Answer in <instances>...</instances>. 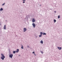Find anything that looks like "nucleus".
Instances as JSON below:
<instances>
[{
    "label": "nucleus",
    "instance_id": "obj_4",
    "mask_svg": "<svg viewBox=\"0 0 62 62\" xmlns=\"http://www.w3.org/2000/svg\"><path fill=\"white\" fill-rule=\"evenodd\" d=\"M26 31V29L25 28H24L23 29V31L24 32H25Z\"/></svg>",
    "mask_w": 62,
    "mask_h": 62
},
{
    "label": "nucleus",
    "instance_id": "obj_20",
    "mask_svg": "<svg viewBox=\"0 0 62 62\" xmlns=\"http://www.w3.org/2000/svg\"><path fill=\"white\" fill-rule=\"evenodd\" d=\"M32 54H35V52H32Z\"/></svg>",
    "mask_w": 62,
    "mask_h": 62
},
{
    "label": "nucleus",
    "instance_id": "obj_9",
    "mask_svg": "<svg viewBox=\"0 0 62 62\" xmlns=\"http://www.w3.org/2000/svg\"><path fill=\"white\" fill-rule=\"evenodd\" d=\"M19 49H17V51H16V53H18V52H19Z\"/></svg>",
    "mask_w": 62,
    "mask_h": 62
},
{
    "label": "nucleus",
    "instance_id": "obj_17",
    "mask_svg": "<svg viewBox=\"0 0 62 62\" xmlns=\"http://www.w3.org/2000/svg\"><path fill=\"white\" fill-rule=\"evenodd\" d=\"M21 48H22V49H23V46H22L21 47Z\"/></svg>",
    "mask_w": 62,
    "mask_h": 62
},
{
    "label": "nucleus",
    "instance_id": "obj_21",
    "mask_svg": "<svg viewBox=\"0 0 62 62\" xmlns=\"http://www.w3.org/2000/svg\"><path fill=\"white\" fill-rule=\"evenodd\" d=\"M54 13H56V11H54Z\"/></svg>",
    "mask_w": 62,
    "mask_h": 62
},
{
    "label": "nucleus",
    "instance_id": "obj_15",
    "mask_svg": "<svg viewBox=\"0 0 62 62\" xmlns=\"http://www.w3.org/2000/svg\"><path fill=\"white\" fill-rule=\"evenodd\" d=\"M41 36H42V35H40L39 36V37H41Z\"/></svg>",
    "mask_w": 62,
    "mask_h": 62
},
{
    "label": "nucleus",
    "instance_id": "obj_13",
    "mask_svg": "<svg viewBox=\"0 0 62 62\" xmlns=\"http://www.w3.org/2000/svg\"><path fill=\"white\" fill-rule=\"evenodd\" d=\"M54 23H55V22H56V20H55V19H54Z\"/></svg>",
    "mask_w": 62,
    "mask_h": 62
},
{
    "label": "nucleus",
    "instance_id": "obj_8",
    "mask_svg": "<svg viewBox=\"0 0 62 62\" xmlns=\"http://www.w3.org/2000/svg\"><path fill=\"white\" fill-rule=\"evenodd\" d=\"M40 43L42 44H43V42L42 40H41L40 41Z\"/></svg>",
    "mask_w": 62,
    "mask_h": 62
},
{
    "label": "nucleus",
    "instance_id": "obj_2",
    "mask_svg": "<svg viewBox=\"0 0 62 62\" xmlns=\"http://www.w3.org/2000/svg\"><path fill=\"white\" fill-rule=\"evenodd\" d=\"M13 55V54H11L9 55V57H10V58H12V57Z\"/></svg>",
    "mask_w": 62,
    "mask_h": 62
},
{
    "label": "nucleus",
    "instance_id": "obj_22",
    "mask_svg": "<svg viewBox=\"0 0 62 62\" xmlns=\"http://www.w3.org/2000/svg\"><path fill=\"white\" fill-rule=\"evenodd\" d=\"M25 3V2L24 1H23V3Z\"/></svg>",
    "mask_w": 62,
    "mask_h": 62
},
{
    "label": "nucleus",
    "instance_id": "obj_5",
    "mask_svg": "<svg viewBox=\"0 0 62 62\" xmlns=\"http://www.w3.org/2000/svg\"><path fill=\"white\" fill-rule=\"evenodd\" d=\"M57 48L59 49V50H61V49H62V48L61 47H59L58 46L57 47Z\"/></svg>",
    "mask_w": 62,
    "mask_h": 62
},
{
    "label": "nucleus",
    "instance_id": "obj_19",
    "mask_svg": "<svg viewBox=\"0 0 62 62\" xmlns=\"http://www.w3.org/2000/svg\"><path fill=\"white\" fill-rule=\"evenodd\" d=\"M5 3H3V4H2V6H4V5H5Z\"/></svg>",
    "mask_w": 62,
    "mask_h": 62
},
{
    "label": "nucleus",
    "instance_id": "obj_24",
    "mask_svg": "<svg viewBox=\"0 0 62 62\" xmlns=\"http://www.w3.org/2000/svg\"><path fill=\"white\" fill-rule=\"evenodd\" d=\"M34 54L35 55H36L34 53Z\"/></svg>",
    "mask_w": 62,
    "mask_h": 62
},
{
    "label": "nucleus",
    "instance_id": "obj_23",
    "mask_svg": "<svg viewBox=\"0 0 62 62\" xmlns=\"http://www.w3.org/2000/svg\"><path fill=\"white\" fill-rule=\"evenodd\" d=\"M23 1H25V0H23Z\"/></svg>",
    "mask_w": 62,
    "mask_h": 62
},
{
    "label": "nucleus",
    "instance_id": "obj_11",
    "mask_svg": "<svg viewBox=\"0 0 62 62\" xmlns=\"http://www.w3.org/2000/svg\"><path fill=\"white\" fill-rule=\"evenodd\" d=\"M13 54H15L16 53V51H13Z\"/></svg>",
    "mask_w": 62,
    "mask_h": 62
},
{
    "label": "nucleus",
    "instance_id": "obj_14",
    "mask_svg": "<svg viewBox=\"0 0 62 62\" xmlns=\"http://www.w3.org/2000/svg\"><path fill=\"white\" fill-rule=\"evenodd\" d=\"M40 34L41 35H42V32H40Z\"/></svg>",
    "mask_w": 62,
    "mask_h": 62
},
{
    "label": "nucleus",
    "instance_id": "obj_7",
    "mask_svg": "<svg viewBox=\"0 0 62 62\" xmlns=\"http://www.w3.org/2000/svg\"><path fill=\"white\" fill-rule=\"evenodd\" d=\"M4 29H6V25H5L4 27Z\"/></svg>",
    "mask_w": 62,
    "mask_h": 62
},
{
    "label": "nucleus",
    "instance_id": "obj_1",
    "mask_svg": "<svg viewBox=\"0 0 62 62\" xmlns=\"http://www.w3.org/2000/svg\"><path fill=\"white\" fill-rule=\"evenodd\" d=\"M1 55L2 56L1 57V58L2 60H4V58H5V56H4V55L3 54H1Z\"/></svg>",
    "mask_w": 62,
    "mask_h": 62
},
{
    "label": "nucleus",
    "instance_id": "obj_18",
    "mask_svg": "<svg viewBox=\"0 0 62 62\" xmlns=\"http://www.w3.org/2000/svg\"><path fill=\"white\" fill-rule=\"evenodd\" d=\"M58 19H59V18H60V16H58Z\"/></svg>",
    "mask_w": 62,
    "mask_h": 62
},
{
    "label": "nucleus",
    "instance_id": "obj_3",
    "mask_svg": "<svg viewBox=\"0 0 62 62\" xmlns=\"http://www.w3.org/2000/svg\"><path fill=\"white\" fill-rule=\"evenodd\" d=\"M32 25H33V27L34 28H35V26H36V25H35V24L33 23H32Z\"/></svg>",
    "mask_w": 62,
    "mask_h": 62
},
{
    "label": "nucleus",
    "instance_id": "obj_16",
    "mask_svg": "<svg viewBox=\"0 0 62 62\" xmlns=\"http://www.w3.org/2000/svg\"><path fill=\"white\" fill-rule=\"evenodd\" d=\"M41 54H43V51H41Z\"/></svg>",
    "mask_w": 62,
    "mask_h": 62
},
{
    "label": "nucleus",
    "instance_id": "obj_6",
    "mask_svg": "<svg viewBox=\"0 0 62 62\" xmlns=\"http://www.w3.org/2000/svg\"><path fill=\"white\" fill-rule=\"evenodd\" d=\"M32 22L33 23H34V22H35V19L34 18H33L32 19Z\"/></svg>",
    "mask_w": 62,
    "mask_h": 62
},
{
    "label": "nucleus",
    "instance_id": "obj_10",
    "mask_svg": "<svg viewBox=\"0 0 62 62\" xmlns=\"http://www.w3.org/2000/svg\"><path fill=\"white\" fill-rule=\"evenodd\" d=\"M43 35H46V33H44L43 32Z\"/></svg>",
    "mask_w": 62,
    "mask_h": 62
},
{
    "label": "nucleus",
    "instance_id": "obj_12",
    "mask_svg": "<svg viewBox=\"0 0 62 62\" xmlns=\"http://www.w3.org/2000/svg\"><path fill=\"white\" fill-rule=\"evenodd\" d=\"M0 10H3V8H1L0 9Z\"/></svg>",
    "mask_w": 62,
    "mask_h": 62
}]
</instances>
